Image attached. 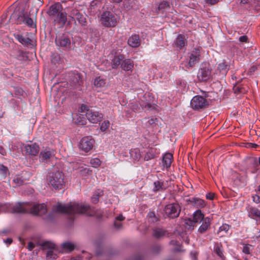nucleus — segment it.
Returning <instances> with one entry per match:
<instances>
[{
  "mask_svg": "<svg viewBox=\"0 0 260 260\" xmlns=\"http://www.w3.org/2000/svg\"><path fill=\"white\" fill-rule=\"evenodd\" d=\"M53 210L59 213H64L69 215L71 220L74 219L76 214H85L87 216H94L100 218L102 216L101 212L99 213L95 209L91 208L88 204L76 202L70 203L67 205L58 203L53 206Z\"/></svg>",
  "mask_w": 260,
  "mask_h": 260,
  "instance_id": "f257e3e1",
  "label": "nucleus"
},
{
  "mask_svg": "<svg viewBox=\"0 0 260 260\" xmlns=\"http://www.w3.org/2000/svg\"><path fill=\"white\" fill-rule=\"evenodd\" d=\"M11 209L13 213H29L35 215H42L47 212V207L44 203H18Z\"/></svg>",
  "mask_w": 260,
  "mask_h": 260,
  "instance_id": "f03ea898",
  "label": "nucleus"
},
{
  "mask_svg": "<svg viewBox=\"0 0 260 260\" xmlns=\"http://www.w3.org/2000/svg\"><path fill=\"white\" fill-rule=\"evenodd\" d=\"M48 184L55 189H61L65 186L64 175L58 170L52 171L47 176Z\"/></svg>",
  "mask_w": 260,
  "mask_h": 260,
  "instance_id": "7ed1b4c3",
  "label": "nucleus"
},
{
  "mask_svg": "<svg viewBox=\"0 0 260 260\" xmlns=\"http://www.w3.org/2000/svg\"><path fill=\"white\" fill-rule=\"evenodd\" d=\"M101 23L107 27H115L118 22V18L114 14L110 11L104 12L101 18Z\"/></svg>",
  "mask_w": 260,
  "mask_h": 260,
  "instance_id": "20e7f679",
  "label": "nucleus"
},
{
  "mask_svg": "<svg viewBox=\"0 0 260 260\" xmlns=\"http://www.w3.org/2000/svg\"><path fill=\"white\" fill-rule=\"evenodd\" d=\"M43 249H48L46 253L47 260H54L58 256V249L55 244L50 241H45L41 244Z\"/></svg>",
  "mask_w": 260,
  "mask_h": 260,
  "instance_id": "39448f33",
  "label": "nucleus"
},
{
  "mask_svg": "<svg viewBox=\"0 0 260 260\" xmlns=\"http://www.w3.org/2000/svg\"><path fill=\"white\" fill-rule=\"evenodd\" d=\"M16 18V22L18 24L24 23L30 27H33L34 21L32 19L25 15L24 12L18 13L15 11L11 16L10 19L13 20Z\"/></svg>",
  "mask_w": 260,
  "mask_h": 260,
  "instance_id": "423d86ee",
  "label": "nucleus"
},
{
  "mask_svg": "<svg viewBox=\"0 0 260 260\" xmlns=\"http://www.w3.org/2000/svg\"><path fill=\"white\" fill-rule=\"evenodd\" d=\"M164 210L168 217L174 218L179 216L180 207L177 203L169 204L166 206Z\"/></svg>",
  "mask_w": 260,
  "mask_h": 260,
  "instance_id": "0eeeda50",
  "label": "nucleus"
},
{
  "mask_svg": "<svg viewBox=\"0 0 260 260\" xmlns=\"http://www.w3.org/2000/svg\"><path fill=\"white\" fill-rule=\"evenodd\" d=\"M190 105L193 109H203L208 105V102L203 96L197 95L192 99Z\"/></svg>",
  "mask_w": 260,
  "mask_h": 260,
  "instance_id": "6e6552de",
  "label": "nucleus"
},
{
  "mask_svg": "<svg viewBox=\"0 0 260 260\" xmlns=\"http://www.w3.org/2000/svg\"><path fill=\"white\" fill-rule=\"evenodd\" d=\"M94 140L91 137H83L80 142L79 148L85 152L91 150L93 147Z\"/></svg>",
  "mask_w": 260,
  "mask_h": 260,
  "instance_id": "1a4fd4ad",
  "label": "nucleus"
},
{
  "mask_svg": "<svg viewBox=\"0 0 260 260\" xmlns=\"http://www.w3.org/2000/svg\"><path fill=\"white\" fill-rule=\"evenodd\" d=\"M69 16L78 21L81 26H84L87 25L85 17L77 9H72L69 13Z\"/></svg>",
  "mask_w": 260,
  "mask_h": 260,
  "instance_id": "9d476101",
  "label": "nucleus"
},
{
  "mask_svg": "<svg viewBox=\"0 0 260 260\" xmlns=\"http://www.w3.org/2000/svg\"><path fill=\"white\" fill-rule=\"evenodd\" d=\"M86 116L88 120L93 123H97L102 120L103 118V114L102 113L91 109L87 110Z\"/></svg>",
  "mask_w": 260,
  "mask_h": 260,
  "instance_id": "9b49d317",
  "label": "nucleus"
},
{
  "mask_svg": "<svg viewBox=\"0 0 260 260\" xmlns=\"http://www.w3.org/2000/svg\"><path fill=\"white\" fill-rule=\"evenodd\" d=\"M211 74V69L209 67H203L199 70L197 77L200 81H206L210 78Z\"/></svg>",
  "mask_w": 260,
  "mask_h": 260,
  "instance_id": "f8f14e48",
  "label": "nucleus"
},
{
  "mask_svg": "<svg viewBox=\"0 0 260 260\" xmlns=\"http://www.w3.org/2000/svg\"><path fill=\"white\" fill-rule=\"evenodd\" d=\"M56 45L58 46L62 47L66 49L70 48L71 41L70 39L64 35L57 37L55 39Z\"/></svg>",
  "mask_w": 260,
  "mask_h": 260,
  "instance_id": "ddd939ff",
  "label": "nucleus"
},
{
  "mask_svg": "<svg viewBox=\"0 0 260 260\" xmlns=\"http://www.w3.org/2000/svg\"><path fill=\"white\" fill-rule=\"evenodd\" d=\"M230 69V64L229 62L223 60L221 63H219L215 71V74L224 77Z\"/></svg>",
  "mask_w": 260,
  "mask_h": 260,
  "instance_id": "4468645a",
  "label": "nucleus"
},
{
  "mask_svg": "<svg viewBox=\"0 0 260 260\" xmlns=\"http://www.w3.org/2000/svg\"><path fill=\"white\" fill-rule=\"evenodd\" d=\"M54 155V150L53 149L46 148L41 151L39 157L42 161H45L48 160Z\"/></svg>",
  "mask_w": 260,
  "mask_h": 260,
  "instance_id": "2eb2a0df",
  "label": "nucleus"
},
{
  "mask_svg": "<svg viewBox=\"0 0 260 260\" xmlns=\"http://www.w3.org/2000/svg\"><path fill=\"white\" fill-rule=\"evenodd\" d=\"M25 151L27 153L31 155H37L40 150L39 146L36 143L27 144L25 146Z\"/></svg>",
  "mask_w": 260,
  "mask_h": 260,
  "instance_id": "dca6fc26",
  "label": "nucleus"
},
{
  "mask_svg": "<svg viewBox=\"0 0 260 260\" xmlns=\"http://www.w3.org/2000/svg\"><path fill=\"white\" fill-rule=\"evenodd\" d=\"M54 24H57L59 27L63 26L67 21V14L62 12L53 17Z\"/></svg>",
  "mask_w": 260,
  "mask_h": 260,
  "instance_id": "f3484780",
  "label": "nucleus"
},
{
  "mask_svg": "<svg viewBox=\"0 0 260 260\" xmlns=\"http://www.w3.org/2000/svg\"><path fill=\"white\" fill-rule=\"evenodd\" d=\"M62 7L60 3H56L50 7L48 14L49 16L53 17L59 13H62Z\"/></svg>",
  "mask_w": 260,
  "mask_h": 260,
  "instance_id": "a211bd4d",
  "label": "nucleus"
},
{
  "mask_svg": "<svg viewBox=\"0 0 260 260\" xmlns=\"http://www.w3.org/2000/svg\"><path fill=\"white\" fill-rule=\"evenodd\" d=\"M128 44L133 48L138 47L141 44V40L139 35H132L127 41Z\"/></svg>",
  "mask_w": 260,
  "mask_h": 260,
  "instance_id": "6ab92c4d",
  "label": "nucleus"
},
{
  "mask_svg": "<svg viewBox=\"0 0 260 260\" xmlns=\"http://www.w3.org/2000/svg\"><path fill=\"white\" fill-rule=\"evenodd\" d=\"M188 202L193 206L198 208H203L206 206L205 200L199 198L193 197L189 199Z\"/></svg>",
  "mask_w": 260,
  "mask_h": 260,
  "instance_id": "aec40b11",
  "label": "nucleus"
},
{
  "mask_svg": "<svg viewBox=\"0 0 260 260\" xmlns=\"http://www.w3.org/2000/svg\"><path fill=\"white\" fill-rule=\"evenodd\" d=\"M249 216L255 219L260 223V210L255 207H249L248 210Z\"/></svg>",
  "mask_w": 260,
  "mask_h": 260,
  "instance_id": "412c9836",
  "label": "nucleus"
},
{
  "mask_svg": "<svg viewBox=\"0 0 260 260\" xmlns=\"http://www.w3.org/2000/svg\"><path fill=\"white\" fill-rule=\"evenodd\" d=\"M200 52L198 50L196 49L191 53L189 60L188 64L190 67H193L200 60Z\"/></svg>",
  "mask_w": 260,
  "mask_h": 260,
  "instance_id": "4be33fe9",
  "label": "nucleus"
},
{
  "mask_svg": "<svg viewBox=\"0 0 260 260\" xmlns=\"http://www.w3.org/2000/svg\"><path fill=\"white\" fill-rule=\"evenodd\" d=\"M173 159V154L171 153H166L162 157V163L164 167L170 168Z\"/></svg>",
  "mask_w": 260,
  "mask_h": 260,
  "instance_id": "5701e85b",
  "label": "nucleus"
},
{
  "mask_svg": "<svg viewBox=\"0 0 260 260\" xmlns=\"http://www.w3.org/2000/svg\"><path fill=\"white\" fill-rule=\"evenodd\" d=\"M121 67L126 71H132L134 68L133 61L130 59H125L121 62Z\"/></svg>",
  "mask_w": 260,
  "mask_h": 260,
  "instance_id": "b1692460",
  "label": "nucleus"
},
{
  "mask_svg": "<svg viewBox=\"0 0 260 260\" xmlns=\"http://www.w3.org/2000/svg\"><path fill=\"white\" fill-rule=\"evenodd\" d=\"M15 38L22 45L28 46L31 44V40L29 38H25L20 35H15Z\"/></svg>",
  "mask_w": 260,
  "mask_h": 260,
  "instance_id": "393cba45",
  "label": "nucleus"
},
{
  "mask_svg": "<svg viewBox=\"0 0 260 260\" xmlns=\"http://www.w3.org/2000/svg\"><path fill=\"white\" fill-rule=\"evenodd\" d=\"M167 234V231L160 228H156L153 230V236L156 238H161Z\"/></svg>",
  "mask_w": 260,
  "mask_h": 260,
  "instance_id": "a878e982",
  "label": "nucleus"
},
{
  "mask_svg": "<svg viewBox=\"0 0 260 260\" xmlns=\"http://www.w3.org/2000/svg\"><path fill=\"white\" fill-rule=\"evenodd\" d=\"M210 226V219L208 217H206L203 221L202 225L200 226L199 229V232L200 233L203 234L205 233L209 228Z\"/></svg>",
  "mask_w": 260,
  "mask_h": 260,
  "instance_id": "bb28decb",
  "label": "nucleus"
},
{
  "mask_svg": "<svg viewBox=\"0 0 260 260\" xmlns=\"http://www.w3.org/2000/svg\"><path fill=\"white\" fill-rule=\"evenodd\" d=\"M154 187L153 191L156 192L160 191H164L166 189L167 187L164 185V182H160L159 181H156L153 183Z\"/></svg>",
  "mask_w": 260,
  "mask_h": 260,
  "instance_id": "cd10ccee",
  "label": "nucleus"
},
{
  "mask_svg": "<svg viewBox=\"0 0 260 260\" xmlns=\"http://www.w3.org/2000/svg\"><path fill=\"white\" fill-rule=\"evenodd\" d=\"M186 44V41L184 38V36L182 35H179L176 38L175 41V44L180 48L184 47Z\"/></svg>",
  "mask_w": 260,
  "mask_h": 260,
  "instance_id": "c85d7f7f",
  "label": "nucleus"
},
{
  "mask_svg": "<svg viewBox=\"0 0 260 260\" xmlns=\"http://www.w3.org/2000/svg\"><path fill=\"white\" fill-rule=\"evenodd\" d=\"M204 219V215L200 210H198L194 213L193 220L196 223L203 221Z\"/></svg>",
  "mask_w": 260,
  "mask_h": 260,
  "instance_id": "c756f323",
  "label": "nucleus"
},
{
  "mask_svg": "<svg viewBox=\"0 0 260 260\" xmlns=\"http://www.w3.org/2000/svg\"><path fill=\"white\" fill-rule=\"evenodd\" d=\"M130 154L131 157L135 161H139L141 158V154L140 150L138 149L131 150Z\"/></svg>",
  "mask_w": 260,
  "mask_h": 260,
  "instance_id": "7c9ffc66",
  "label": "nucleus"
},
{
  "mask_svg": "<svg viewBox=\"0 0 260 260\" xmlns=\"http://www.w3.org/2000/svg\"><path fill=\"white\" fill-rule=\"evenodd\" d=\"M156 157V151L153 148H150L144 156V160L148 161Z\"/></svg>",
  "mask_w": 260,
  "mask_h": 260,
  "instance_id": "2f4dec72",
  "label": "nucleus"
},
{
  "mask_svg": "<svg viewBox=\"0 0 260 260\" xmlns=\"http://www.w3.org/2000/svg\"><path fill=\"white\" fill-rule=\"evenodd\" d=\"M123 59L121 55L116 56L112 60V67L113 69H116L119 64H121V61Z\"/></svg>",
  "mask_w": 260,
  "mask_h": 260,
  "instance_id": "473e14b6",
  "label": "nucleus"
},
{
  "mask_svg": "<svg viewBox=\"0 0 260 260\" xmlns=\"http://www.w3.org/2000/svg\"><path fill=\"white\" fill-rule=\"evenodd\" d=\"M106 84V80L101 77H96L94 81V85L96 87H104Z\"/></svg>",
  "mask_w": 260,
  "mask_h": 260,
  "instance_id": "72a5a7b5",
  "label": "nucleus"
},
{
  "mask_svg": "<svg viewBox=\"0 0 260 260\" xmlns=\"http://www.w3.org/2000/svg\"><path fill=\"white\" fill-rule=\"evenodd\" d=\"M62 248L66 252H71L75 248V245L70 242H65L62 244Z\"/></svg>",
  "mask_w": 260,
  "mask_h": 260,
  "instance_id": "f704fd0d",
  "label": "nucleus"
},
{
  "mask_svg": "<svg viewBox=\"0 0 260 260\" xmlns=\"http://www.w3.org/2000/svg\"><path fill=\"white\" fill-rule=\"evenodd\" d=\"M74 122L79 125H85L86 123V119L80 115H77V118H74Z\"/></svg>",
  "mask_w": 260,
  "mask_h": 260,
  "instance_id": "c9c22d12",
  "label": "nucleus"
},
{
  "mask_svg": "<svg viewBox=\"0 0 260 260\" xmlns=\"http://www.w3.org/2000/svg\"><path fill=\"white\" fill-rule=\"evenodd\" d=\"M185 224L186 229L188 230H193L196 222L193 220L187 219L185 220Z\"/></svg>",
  "mask_w": 260,
  "mask_h": 260,
  "instance_id": "e433bc0d",
  "label": "nucleus"
},
{
  "mask_svg": "<svg viewBox=\"0 0 260 260\" xmlns=\"http://www.w3.org/2000/svg\"><path fill=\"white\" fill-rule=\"evenodd\" d=\"M170 8L169 3L167 1H163L161 2L158 7L159 11L164 12L166 9Z\"/></svg>",
  "mask_w": 260,
  "mask_h": 260,
  "instance_id": "4c0bfd02",
  "label": "nucleus"
},
{
  "mask_svg": "<svg viewBox=\"0 0 260 260\" xmlns=\"http://www.w3.org/2000/svg\"><path fill=\"white\" fill-rule=\"evenodd\" d=\"M90 163L94 168H98L101 165V161L98 158H93L90 160Z\"/></svg>",
  "mask_w": 260,
  "mask_h": 260,
  "instance_id": "58836bf2",
  "label": "nucleus"
},
{
  "mask_svg": "<svg viewBox=\"0 0 260 260\" xmlns=\"http://www.w3.org/2000/svg\"><path fill=\"white\" fill-rule=\"evenodd\" d=\"M230 228L231 226L230 225L226 223L223 224L221 226L219 227L217 233L218 234L222 232H223L224 233H226L230 230Z\"/></svg>",
  "mask_w": 260,
  "mask_h": 260,
  "instance_id": "ea45409f",
  "label": "nucleus"
},
{
  "mask_svg": "<svg viewBox=\"0 0 260 260\" xmlns=\"http://www.w3.org/2000/svg\"><path fill=\"white\" fill-rule=\"evenodd\" d=\"M140 106L142 109H145L146 110L154 109L155 107L154 104H151L149 103L146 104L144 102L141 103L140 104Z\"/></svg>",
  "mask_w": 260,
  "mask_h": 260,
  "instance_id": "a19ab883",
  "label": "nucleus"
},
{
  "mask_svg": "<svg viewBox=\"0 0 260 260\" xmlns=\"http://www.w3.org/2000/svg\"><path fill=\"white\" fill-rule=\"evenodd\" d=\"M110 123L108 120H105L102 122L101 125V130L103 132L106 131L110 126Z\"/></svg>",
  "mask_w": 260,
  "mask_h": 260,
  "instance_id": "79ce46f5",
  "label": "nucleus"
},
{
  "mask_svg": "<svg viewBox=\"0 0 260 260\" xmlns=\"http://www.w3.org/2000/svg\"><path fill=\"white\" fill-rule=\"evenodd\" d=\"M8 172V169L3 165H0V175L5 178Z\"/></svg>",
  "mask_w": 260,
  "mask_h": 260,
  "instance_id": "37998d69",
  "label": "nucleus"
},
{
  "mask_svg": "<svg viewBox=\"0 0 260 260\" xmlns=\"http://www.w3.org/2000/svg\"><path fill=\"white\" fill-rule=\"evenodd\" d=\"M148 220L150 222H155L157 220V218L155 215V213L153 212H150L148 214Z\"/></svg>",
  "mask_w": 260,
  "mask_h": 260,
  "instance_id": "c03bdc74",
  "label": "nucleus"
},
{
  "mask_svg": "<svg viewBox=\"0 0 260 260\" xmlns=\"http://www.w3.org/2000/svg\"><path fill=\"white\" fill-rule=\"evenodd\" d=\"M251 245L249 244H245L243 248V252L245 254H250L251 251Z\"/></svg>",
  "mask_w": 260,
  "mask_h": 260,
  "instance_id": "a18cd8bd",
  "label": "nucleus"
},
{
  "mask_svg": "<svg viewBox=\"0 0 260 260\" xmlns=\"http://www.w3.org/2000/svg\"><path fill=\"white\" fill-rule=\"evenodd\" d=\"M214 250H215L216 253L219 256H220V257H222V256H223V253H222V249H221V248L220 247L219 245L217 244L215 246Z\"/></svg>",
  "mask_w": 260,
  "mask_h": 260,
  "instance_id": "49530a36",
  "label": "nucleus"
},
{
  "mask_svg": "<svg viewBox=\"0 0 260 260\" xmlns=\"http://www.w3.org/2000/svg\"><path fill=\"white\" fill-rule=\"evenodd\" d=\"M60 60V56L59 55L54 54L51 56V62L54 64H56Z\"/></svg>",
  "mask_w": 260,
  "mask_h": 260,
  "instance_id": "de8ad7c7",
  "label": "nucleus"
},
{
  "mask_svg": "<svg viewBox=\"0 0 260 260\" xmlns=\"http://www.w3.org/2000/svg\"><path fill=\"white\" fill-rule=\"evenodd\" d=\"M13 182L16 184V186H19L23 184V181L19 177H16L13 179Z\"/></svg>",
  "mask_w": 260,
  "mask_h": 260,
  "instance_id": "09e8293b",
  "label": "nucleus"
},
{
  "mask_svg": "<svg viewBox=\"0 0 260 260\" xmlns=\"http://www.w3.org/2000/svg\"><path fill=\"white\" fill-rule=\"evenodd\" d=\"M75 77L76 78V83L78 85H81L83 84L81 76L79 74H77Z\"/></svg>",
  "mask_w": 260,
  "mask_h": 260,
  "instance_id": "8fccbe9b",
  "label": "nucleus"
},
{
  "mask_svg": "<svg viewBox=\"0 0 260 260\" xmlns=\"http://www.w3.org/2000/svg\"><path fill=\"white\" fill-rule=\"evenodd\" d=\"M131 107L132 109L135 112L138 111L140 109L139 105L136 102L132 103Z\"/></svg>",
  "mask_w": 260,
  "mask_h": 260,
  "instance_id": "3c124183",
  "label": "nucleus"
},
{
  "mask_svg": "<svg viewBox=\"0 0 260 260\" xmlns=\"http://www.w3.org/2000/svg\"><path fill=\"white\" fill-rule=\"evenodd\" d=\"M253 202L258 204L260 203V196L258 194H255L252 196Z\"/></svg>",
  "mask_w": 260,
  "mask_h": 260,
  "instance_id": "603ef678",
  "label": "nucleus"
},
{
  "mask_svg": "<svg viewBox=\"0 0 260 260\" xmlns=\"http://www.w3.org/2000/svg\"><path fill=\"white\" fill-rule=\"evenodd\" d=\"M248 37L247 36L244 35L239 37V40L240 42L242 43H247L248 42Z\"/></svg>",
  "mask_w": 260,
  "mask_h": 260,
  "instance_id": "864d4df0",
  "label": "nucleus"
},
{
  "mask_svg": "<svg viewBox=\"0 0 260 260\" xmlns=\"http://www.w3.org/2000/svg\"><path fill=\"white\" fill-rule=\"evenodd\" d=\"M89 110L88 107L85 105H82L80 108V112L81 113L87 112V110Z\"/></svg>",
  "mask_w": 260,
  "mask_h": 260,
  "instance_id": "5fc2aeb1",
  "label": "nucleus"
},
{
  "mask_svg": "<svg viewBox=\"0 0 260 260\" xmlns=\"http://www.w3.org/2000/svg\"><path fill=\"white\" fill-rule=\"evenodd\" d=\"M205 2L210 5H214L219 2V0H205Z\"/></svg>",
  "mask_w": 260,
  "mask_h": 260,
  "instance_id": "6e6d98bb",
  "label": "nucleus"
},
{
  "mask_svg": "<svg viewBox=\"0 0 260 260\" xmlns=\"http://www.w3.org/2000/svg\"><path fill=\"white\" fill-rule=\"evenodd\" d=\"M257 67L256 65H253L250 67V68L249 70L248 74H252L256 70H257Z\"/></svg>",
  "mask_w": 260,
  "mask_h": 260,
  "instance_id": "4d7b16f0",
  "label": "nucleus"
},
{
  "mask_svg": "<svg viewBox=\"0 0 260 260\" xmlns=\"http://www.w3.org/2000/svg\"><path fill=\"white\" fill-rule=\"evenodd\" d=\"M206 199L209 200H213L214 198V193L212 192L208 193L206 196Z\"/></svg>",
  "mask_w": 260,
  "mask_h": 260,
  "instance_id": "13d9d810",
  "label": "nucleus"
},
{
  "mask_svg": "<svg viewBox=\"0 0 260 260\" xmlns=\"http://www.w3.org/2000/svg\"><path fill=\"white\" fill-rule=\"evenodd\" d=\"M114 226L117 229H120L122 226V224L119 221H115Z\"/></svg>",
  "mask_w": 260,
  "mask_h": 260,
  "instance_id": "bf43d9fd",
  "label": "nucleus"
},
{
  "mask_svg": "<svg viewBox=\"0 0 260 260\" xmlns=\"http://www.w3.org/2000/svg\"><path fill=\"white\" fill-rule=\"evenodd\" d=\"M35 247V244L32 242H29L28 244L27 248L29 251H31Z\"/></svg>",
  "mask_w": 260,
  "mask_h": 260,
  "instance_id": "052dcab7",
  "label": "nucleus"
},
{
  "mask_svg": "<svg viewBox=\"0 0 260 260\" xmlns=\"http://www.w3.org/2000/svg\"><path fill=\"white\" fill-rule=\"evenodd\" d=\"M7 208V205L6 204H0V213L3 211H5Z\"/></svg>",
  "mask_w": 260,
  "mask_h": 260,
  "instance_id": "680f3d73",
  "label": "nucleus"
},
{
  "mask_svg": "<svg viewBox=\"0 0 260 260\" xmlns=\"http://www.w3.org/2000/svg\"><path fill=\"white\" fill-rule=\"evenodd\" d=\"M102 192V191H101L100 193H98V194L96 196V197H94L92 198V202H93L94 203H95L98 201L99 197L101 195Z\"/></svg>",
  "mask_w": 260,
  "mask_h": 260,
  "instance_id": "e2e57ef3",
  "label": "nucleus"
},
{
  "mask_svg": "<svg viewBox=\"0 0 260 260\" xmlns=\"http://www.w3.org/2000/svg\"><path fill=\"white\" fill-rule=\"evenodd\" d=\"M198 253L196 252H191L190 253L191 257L192 260H197Z\"/></svg>",
  "mask_w": 260,
  "mask_h": 260,
  "instance_id": "0e129e2a",
  "label": "nucleus"
},
{
  "mask_svg": "<svg viewBox=\"0 0 260 260\" xmlns=\"http://www.w3.org/2000/svg\"><path fill=\"white\" fill-rule=\"evenodd\" d=\"M0 153L3 155H6L7 153L5 149L1 145H0Z\"/></svg>",
  "mask_w": 260,
  "mask_h": 260,
  "instance_id": "69168bd1",
  "label": "nucleus"
},
{
  "mask_svg": "<svg viewBox=\"0 0 260 260\" xmlns=\"http://www.w3.org/2000/svg\"><path fill=\"white\" fill-rule=\"evenodd\" d=\"M125 217L122 216V215H119L117 217H116L115 220L116 221H122L124 219Z\"/></svg>",
  "mask_w": 260,
  "mask_h": 260,
  "instance_id": "338daca9",
  "label": "nucleus"
},
{
  "mask_svg": "<svg viewBox=\"0 0 260 260\" xmlns=\"http://www.w3.org/2000/svg\"><path fill=\"white\" fill-rule=\"evenodd\" d=\"M156 121H157V118H151L148 120V122L150 124H152L154 123Z\"/></svg>",
  "mask_w": 260,
  "mask_h": 260,
  "instance_id": "774afa93",
  "label": "nucleus"
}]
</instances>
